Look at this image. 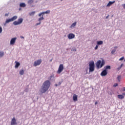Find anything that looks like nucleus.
<instances>
[{
    "instance_id": "nucleus-1",
    "label": "nucleus",
    "mask_w": 125,
    "mask_h": 125,
    "mask_svg": "<svg viewBox=\"0 0 125 125\" xmlns=\"http://www.w3.org/2000/svg\"><path fill=\"white\" fill-rule=\"evenodd\" d=\"M50 81L49 80L45 81L42 84L41 88L40 89V92L42 94L43 93H45L47 90L50 87Z\"/></svg>"
},
{
    "instance_id": "nucleus-2",
    "label": "nucleus",
    "mask_w": 125,
    "mask_h": 125,
    "mask_svg": "<svg viewBox=\"0 0 125 125\" xmlns=\"http://www.w3.org/2000/svg\"><path fill=\"white\" fill-rule=\"evenodd\" d=\"M104 64L105 61H104V60H103L102 62L100 60L98 61L96 63V66L97 69H100L102 68Z\"/></svg>"
},
{
    "instance_id": "nucleus-3",
    "label": "nucleus",
    "mask_w": 125,
    "mask_h": 125,
    "mask_svg": "<svg viewBox=\"0 0 125 125\" xmlns=\"http://www.w3.org/2000/svg\"><path fill=\"white\" fill-rule=\"evenodd\" d=\"M89 72L94 71V62L93 61L89 62Z\"/></svg>"
},
{
    "instance_id": "nucleus-4",
    "label": "nucleus",
    "mask_w": 125,
    "mask_h": 125,
    "mask_svg": "<svg viewBox=\"0 0 125 125\" xmlns=\"http://www.w3.org/2000/svg\"><path fill=\"white\" fill-rule=\"evenodd\" d=\"M42 59L38 60L37 61L34 62L33 66L34 67H37V66H39V65H41V64H42Z\"/></svg>"
},
{
    "instance_id": "nucleus-5",
    "label": "nucleus",
    "mask_w": 125,
    "mask_h": 125,
    "mask_svg": "<svg viewBox=\"0 0 125 125\" xmlns=\"http://www.w3.org/2000/svg\"><path fill=\"white\" fill-rule=\"evenodd\" d=\"M63 70H64V66H63L62 64H61L59 65L58 70L57 71L58 74H60V73H62Z\"/></svg>"
},
{
    "instance_id": "nucleus-6",
    "label": "nucleus",
    "mask_w": 125,
    "mask_h": 125,
    "mask_svg": "<svg viewBox=\"0 0 125 125\" xmlns=\"http://www.w3.org/2000/svg\"><path fill=\"white\" fill-rule=\"evenodd\" d=\"M17 125V122L15 117H13L11 122V125Z\"/></svg>"
},
{
    "instance_id": "nucleus-7",
    "label": "nucleus",
    "mask_w": 125,
    "mask_h": 125,
    "mask_svg": "<svg viewBox=\"0 0 125 125\" xmlns=\"http://www.w3.org/2000/svg\"><path fill=\"white\" fill-rule=\"evenodd\" d=\"M69 40H72L75 38V35L73 33H70L67 35Z\"/></svg>"
},
{
    "instance_id": "nucleus-8",
    "label": "nucleus",
    "mask_w": 125,
    "mask_h": 125,
    "mask_svg": "<svg viewBox=\"0 0 125 125\" xmlns=\"http://www.w3.org/2000/svg\"><path fill=\"white\" fill-rule=\"evenodd\" d=\"M17 38H13L11 40L10 44L13 45L15 43V42H16V40Z\"/></svg>"
},
{
    "instance_id": "nucleus-9",
    "label": "nucleus",
    "mask_w": 125,
    "mask_h": 125,
    "mask_svg": "<svg viewBox=\"0 0 125 125\" xmlns=\"http://www.w3.org/2000/svg\"><path fill=\"white\" fill-rule=\"evenodd\" d=\"M107 74H108V73L107 72V70L106 69H104L102 72V73H101V75H102V76H106Z\"/></svg>"
},
{
    "instance_id": "nucleus-10",
    "label": "nucleus",
    "mask_w": 125,
    "mask_h": 125,
    "mask_svg": "<svg viewBox=\"0 0 125 125\" xmlns=\"http://www.w3.org/2000/svg\"><path fill=\"white\" fill-rule=\"evenodd\" d=\"M73 100L74 101V102L78 101V95L76 94H74L73 96Z\"/></svg>"
},
{
    "instance_id": "nucleus-11",
    "label": "nucleus",
    "mask_w": 125,
    "mask_h": 125,
    "mask_svg": "<svg viewBox=\"0 0 125 125\" xmlns=\"http://www.w3.org/2000/svg\"><path fill=\"white\" fill-rule=\"evenodd\" d=\"M15 63H16L15 68H17L19 66H20V63L17 61H15Z\"/></svg>"
},
{
    "instance_id": "nucleus-12",
    "label": "nucleus",
    "mask_w": 125,
    "mask_h": 125,
    "mask_svg": "<svg viewBox=\"0 0 125 125\" xmlns=\"http://www.w3.org/2000/svg\"><path fill=\"white\" fill-rule=\"evenodd\" d=\"M113 3H115V1H109L108 3H107V5H106V6H111V5H112V4H113Z\"/></svg>"
},
{
    "instance_id": "nucleus-13",
    "label": "nucleus",
    "mask_w": 125,
    "mask_h": 125,
    "mask_svg": "<svg viewBox=\"0 0 125 125\" xmlns=\"http://www.w3.org/2000/svg\"><path fill=\"white\" fill-rule=\"evenodd\" d=\"M118 98H119V99H124V98H125V97L122 95H118Z\"/></svg>"
},
{
    "instance_id": "nucleus-14",
    "label": "nucleus",
    "mask_w": 125,
    "mask_h": 125,
    "mask_svg": "<svg viewBox=\"0 0 125 125\" xmlns=\"http://www.w3.org/2000/svg\"><path fill=\"white\" fill-rule=\"evenodd\" d=\"M97 43L98 45H101L102 44H103V41H98Z\"/></svg>"
},
{
    "instance_id": "nucleus-15",
    "label": "nucleus",
    "mask_w": 125,
    "mask_h": 125,
    "mask_svg": "<svg viewBox=\"0 0 125 125\" xmlns=\"http://www.w3.org/2000/svg\"><path fill=\"white\" fill-rule=\"evenodd\" d=\"M20 6H21V7H25L26 6V4H25V3H21L20 4Z\"/></svg>"
},
{
    "instance_id": "nucleus-16",
    "label": "nucleus",
    "mask_w": 125,
    "mask_h": 125,
    "mask_svg": "<svg viewBox=\"0 0 125 125\" xmlns=\"http://www.w3.org/2000/svg\"><path fill=\"white\" fill-rule=\"evenodd\" d=\"M12 21H14V20H16L17 19V16H15L13 17L12 18H11Z\"/></svg>"
},
{
    "instance_id": "nucleus-17",
    "label": "nucleus",
    "mask_w": 125,
    "mask_h": 125,
    "mask_svg": "<svg viewBox=\"0 0 125 125\" xmlns=\"http://www.w3.org/2000/svg\"><path fill=\"white\" fill-rule=\"evenodd\" d=\"M13 24L15 25V26L17 25H20V23H19V21H15L13 22Z\"/></svg>"
},
{
    "instance_id": "nucleus-18",
    "label": "nucleus",
    "mask_w": 125,
    "mask_h": 125,
    "mask_svg": "<svg viewBox=\"0 0 125 125\" xmlns=\"http://www.w3.org/2000/svg\"><path fill=\"white\" fill-rule=\"evenodd\" d=\"M18 22H19V23L20 24L22 23V22H23V19H22V18L19 19Z\"/></svg>"
},
{
    "instance_id": "nucleus-19",
    "label": "nucleus",
    "mask_w": 125,
    "mask_h": 125,
    "mask_svg": "<svg viewBox=\"0 0 125 125\" xmlns=\"http://www.w3.org/2000/svg\"><path fill=\"white\" fill-rule=\"evenodd\" d=\"M3 55H4V52H3V51H0V58H1V57H2V56H3Z\"/></svg>"
},
{
    "instance_id": "nucleus-20",
    "label": "nucleus",
    "mask_w": 125,
    "mask_h": 125,
    "mask_svg": "<svg viewBox=\"0 0 125 125\" xmlns=\"http://www.w3.org/2000/svg\"><path fill=\"white\" fill-rule=\"evenodd\" d=\"M42 13H44V14H49V13H50V10H47L45 12H43Z\"/></svg>"
},
{
    "instance_id": "nucleus-21",
    "label": "nucleus",
    "mask_w": 125,
    "mask_h": 125,
    "mask_svg": "<svg viewBox=\"0 0 125 125\" xmlns=\"http://www.w3.org/2000/svg\"><path fill=\"white\" fill-rule=\"evenodd\" d=\"M12 20L11 19H7L6 21H5V23H9L10 22H12Z\"/></svg>"
},
{
    "instance_id": "nucleus-22",
    "label": "nucleus",
    "mask_w": 125,
    "mask_h": 125,
    "mask_svg": "<svg viewBox=\"0 0 125 125\" xmlns=\"http://www.w3.org/2000/svg\"><path fill=\"white\" fill-rule=\"evenodd\" d=\"M20 74L21 75H24V70L22 69L20 71Z\"/></svg>"
},
{
    "instance_id": "nucleus-23",
    "label": "nucleus",
    "mask_w": 125,
    "mask_h": 125,
    "mask_svg": "<svg viewBox=\"0 0 125 125\" xmlns=\"http://www.w3.org/2000/svg\"><path fill=\"white\" fill-rule=\"evenodd\" d=\"M44 19V18L43 17H42L38 19V21H39V22H41V21L43 20Z\"/></svg>"
},
{
    "instance_id": "nucleus-24",
    "label": "nucleus",
    "mask_w": 125,
    "mask_h": 125,
    "mask_svg": "<svg viewBox=\"0 0 125 125\" xmlns=\"http://www.w3.org/2000/svg\"><path fill=\"white\" fill-rule=\"evenodd\" d=\"M121 79H122L121 75L118 76L117 77V80H118V82H121Z\"/></svg>"
},
{
    "instance_id": "nucleus-25",
    "label": "nucleus",
    "mask_w": 125,
    "mask_h": 125,
    "mask_svg": "<svg viewBox=\"0 0 125 125\" xmlns=\"http://www.w3.org/2000/svg\"><path fill=\"white\" fill-rule=\"evenodd\" d=\"M36 13V11H33L29 13V15H34Z\"/></svg>"
},
{
    "instance_id": "nucleus-26",
    "label": "nucleus",
    "mask_w": 125,
    "mask_h": 125,
    "mask_svg": "<svg viewBox=\"0 0 125 125\" xmlns=\"http://www.w3.org/2000/svg\"><path fill=\"white\" fill-rule=\"evenodd\" d=\"M71 51H77V48L76 47H73L71 49Z\"/></svg>"
},
{
    "instance_id": "nucleus-27",
    "label": "nucleus",
    "mask_w": 125,
    "mask_h": 125,
    "mask_svg": "<svg viewBox=\"0 0 125 125\" xmlns=\"http://www.w3.org/2000/svg\"><path fill=\"white\" fill-rule=\"evenodd\" d=\"M76 25H77V22L73 23L71 25V27H75V26H76Z\"/></svg>"
},
{
    "instance_id": "nucleus-28",
    "label": "nucleus",
    "mask_w": 125,
    "mask_h": 125,
    "mask_svg": "<svg viewBox=\"0 0 125 125\" xmlns=\"http://www.w3.org/2000/svg\"><path fill=\"white\" fill-rule=\"evenodd\" d=\"M108 69H111V66H109V65L106 66H105V70H107Z\"/></svg>"
},
{
    "instance_id": "nucleus-29",
    "label": "nucleus",
    "mask_w": 125,
    "mask_h": 125,
    "mask_svg": "<svg viewBox=\"0 0 125 125\" xmlns=\"http://www.w3.org/2000/svg\"><path fill=\"white\" fill-rule=\"evenodd\" d=\"M115 52H116V49H113L111 52V54H114V53H115Z\"/></svg>"
},
{
    "instance_id": "nucleus-30",
    "label": "nucleus",
    "mask_w": 125,
    "mask_h": 125,
    "mask_svg": "<svg viewBox=\"0 0 125 125\" xmlns=\"http://www.w3.org/2000/svg\"><path fill=\"white\" fill-rule=\"evenodd\" d=\"M2 32V28L0 27V34H1Z\"/></svg>"
},
{
    "instance_id": "nucleus-31",
    "label": "nucleus",
    "mask_w": 125,
    "mask_h": 125,
    "mask_svg": "<svg viewBox=\"0 0 125 125\" xmlns=\"http://www.w3.org/2000/svg\"><path fill=\"white\" fill-rule=\"evenodd\" d=\"M42 14H44V13H42V12L41 13H40V14H39L38 16H39V17H41V16H42Z\"/></svg>"
},
{
    "instance_id": "nucleus-32",
    "label": "nucleus",
    "mask_w": 125,
    "mask_h": 125,
    "mask_svg": "<svg viewBox=\"0 0 125 125\" xmlns=\"http://www.w3.org/2000/svg\"><path fill=\"white\" fill-rule=\"evenodd\" d=\"M124 57H122L121 58H120L119 59V61H122V60H124Z\"/></svg>"
},
{
    "instance_id": "nucleus-33",
    "label": "nucleus",
    "mask_w": 125,
    "mask_h": 125,
    "mask_svg": "<svg viewBox=\"0 0 125 125\" xmlns=\"http://www.w3.org/2000/svg\"><path fill=\"white\" fill-rule=\"evenodd\" d=\"M41 22L40 21V22L36 23V26H38L39 25H41Z\"/></svg>"
},
{
    "instance_id": "nucleus-34",
    "label": "nucleus",
    "mask_w": 125,
    "mask_h": 125,
    "mask_svg": "<svg viewBox=\"0 0 125 125\" xmlns=\"http://www.w3.org/2000/svg\"><path fill=\"white\" fill-rule=\"evenodd\" d=\"M98 49V45H96V47H95V50H96V49Z\"/></svg>"
},
{
    "instance_id": "nucleus-35",
    "label": "nucleus",
    "mask_w": 125,
    "mask_h": 125,
    "mask_svg": "<svg viewBox=\"0 0 125 125\" xmlns=\"http://www.w3.org/2000/svg\"><path fill=\"white\" fill-rule=\"evenodd\" d=\"M113 86H114V87H116V86H118V83H115L113 85Z\"/></svg>"
},
{
    "instance_id": "nucleus-36",
    "label": "nucleus",
    "mask_w": 125,
    "mask_h": 125,
    "mask_svg": "<svg viewBox=\"0 0 125 125\" xmlns=\"http://www.w3.org/2000/svg\"><path fill=\"white\" fill-rule=\"evenodd\" d=\"M122 6H123V8H124V9H125V3L122 4Z\"/></svg>"
},
{
    "instance_id": "nucleus-37",
    "label": "nucleus",
    "mask_w": 125,
    "mask_h": 125,
    "mask_svg": "<svg viewBox=\"0 0 125 125\" xmlns=\"http://www.w3.org/2000/svg\"><path fill=\"white\" fill-rule=\"evenodd\" d=\"M122 68L120 66L119 67L117 68L118 71H120Z\"/></svg>"
},
{
    "instance_id": "nucleus-38",
    "label": "nucleus",
    "mask_w": 125,
    "mask_h": 125,
    "mask_svg": "<svg viewBox=\"0 0 125 125\" xmlns=\"http://www.w3.org/2000/svg\"><path fill=\"white\" fill-rule=\"evenodd\" d=\"M8 15H9V14H5V16H6V17L8 16Z\"/></svg>"
},
{
    "instance_id": "nucleus-39",
    "label": "nucleus",
    "mask_w": 125,
    "mask_h": 125,
    "mask_svg": "<svg viewBox=\"0 0 125 125\" xmlns=\"http://www.w3.org/2000/svg\"><path fill=\"white\" fill-rule=\"evenodd\" d=\"M28 2H33V0H30L28 1Z\"/></svg>"
},
{
    "instance_id": "nucleus-40",
    "label": "nucleus",
    "mask_w": 125,
    "mask_h": 125,
    "mask_svg": "<svg viewBox=\"0 0 125 125\" xmlns=\"http://www.w3.org/2000/svg\"><path fill=\"white\" fill-rule=\"evenodd\" d=\"M123 91H125V87L123 88Z\"/></svg>"
},
{
    "instance_id": "nucleus-41",
    "label": "nucleus",
    "mask_w": 125,
    "mask_h": 125,
    "mask_svg": "<svg viewBox=\"0 0 125 125\" xmlns=\"http://www.w3.org/2000/svg\"><path fill=\"white\" fill-rule=\"evenodd\" d=\"M123 65H124V64H123V63L121 64L120 67H121V68H122V67H123Z\"/></svg>"
},
{
    "instance_id": "nucleus-42",
    "label": "nucleus",
    "mask_w": 125,
    "mask_h": 125,
    "mask_svg": "<svg viewBox=\"0 0 125 125\" xmlns=\"http://www.w3.org/2000/svg\"><path fill=\"white\" fill-rule=\"evenodd\" d=\"M98 104V103L97 102H96L95 103V105H97Z\"/></svg>"
},
{
    "instance_id": "nucleus-43",
    "label": "nucleus",
    "mask_w": 125,
    "mask_h": 125,
    "mask_svg": "<svg viewBox=\"0 0 125 125\" xmlns=\"http://www.w3.org/2000/svg\"><path fill=\"white\" fill-rule=\"evenodd\" d=\"M105 18L106 19H108V18H109V16H106Z\"/></svg>"
},
{
    "instance_id": "nucleus-44",
    "label": "nucleus",
    "mask_w": 125,
    "mask_h": 125,
    "mask_svg": "<svg viewBox=\"0 0 125 125\" xmlns=\"http://www.w3.org/2000/svg\"><path fill=\"white\" fill-rule=\"evenodd\" d=\"M21 39H24V37H23V36H21Z\"/></svg>"
},
{
    "instance_id": "nucleus-45",
    "label": "nucleus",
    "mask_w": 125,
    "mask_h": 125,
    "mask_svg": "<svg viewBox=\"0 0 125 125\" xmlns=\"http://www.w3.org/2000/svg\"><path fill=\"white\" fill-rule=\"evenodd\" d=\"M114 48H115V49L118 48V46H115V47H114Z\"/></svg>"
},
{
    "instance_id": "nucleus-46",
    "label": "nucleus",
    "mask_w": 125,
    "mask_h": 125,
    "mask_svg": "<svg viewBox=\"0 0 125 125\" xmlns=\"http://www.w3.org/2000/svg\"><path fill=\"white\" fill-rule=\"evenodd\" d=\"M52 76H51L50 77V79H51L52 78Z\"/></svg>"
},
{
    "instance_id": "nucleus-47",
    "label": "nucleus",
    "mask_w": 125,
    "mask_h": 125,
    "mask_svg": "<svg viewBox=\"0 0 125 125\" xmlns=\"http://www.w3.org/2000/svg\"><path fill=\"white\" fill-rule=\"evenodd\" d=\"M122 95H124L125 96V93H123Z\"/></svg>"
},
{
    "instance_id": "nucleus-48",
    "label": "nucleus",
    "mask_w": 125,
    "mask_h": 125,
    "mask_svg": "<svg viewBox=\"0 0 125 125\" xmlns=\"http://www.w3.org/2000/svg\"><path fill=\"white\" fill-rule=\"evenodd\" d=\"M56 86H57L58 85L57 84H55Z\"/></svg>"
},
{
    "instance_id": "nucleus-49",
    "label": "nucleus",
    "mask_w": 125,
    "mask_h": 125,
    "mask_svg": "<svg viewBox=\"0 0 125 125\" xmlns=\"http://www.w3.org/2000/svg\"><path fill=\"white\" fill-rule=\"evenodd\" d=\"M52 61V59L50 60V62H51Z\"/></svg>"
},
{
    "instance_id": "nucleus-50",
    "label": "nucleus",
    "mask_w": 125,
    "mask_h": 125,
    "mask_svg": "<svg viewBox=\"0 0 125 125\" xmlns=\"http://www.w3.org/2000/svg\"><path fill=\"white\" fill-rule=\"evenodd\" d=\"M60 84H61V83H60V84H59V85H60Z\"/></svg>"
},
{
    "instance_id": "nucleus-51",
    "label": "nucleus",
    "mask_w": 125,
    "mask_h": 125,
    "mask_svg": "<svg viewBox=\"0 0 125 125\" xmlns=\"http://www.w3.org/2000/svg\"><path fill=\"white\" fill-rule=\"evenodd\" d=\"M61 0V1H62V0Z\"/></svg>"
}]
</instances>
